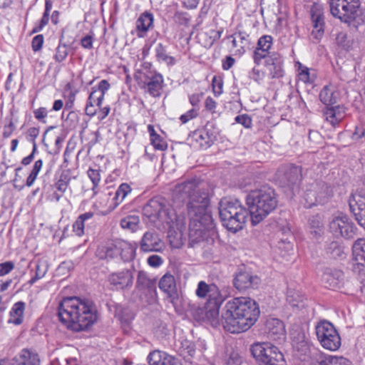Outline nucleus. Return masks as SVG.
Segmentation results:
<instances>
[{
  "mask_svg": "<svg viewBox=\"0 0 365 365\" xmlns=\"http://www.w3.org/2000/svg\"><path fill=\"white\" fill-rule=\"evenodd\" d=\"M190 202L187 205V214L190 219L189 240L190 243L196 244L205 240L213 232L215 224L210 212V192L204 188H200L198 184H192Z\"/></svg>",
  "mask_w": 365,
  "mask_h": 365,
  "instance_id": "1",
  "label": "nucleus"
},
{
  "mask_svg": "<svg viewBox=\"0 0 365 365\" xmlns=\"http://www.w3.org/2000/svg\"><path fill=\"white\" fill-rule=\"evenodd\" d=\"M59 321L68 329L80 331L92 326L98 319L94 303L77 297L62 299L58 307Z\"/></svg>",
  "mask_w": 365,
  "mask_h": 365,
  "instance_id": "2",
  "label": "nucleus"
},
{
  "mask_svg": "<svg viewBox=\"0 0 365 365\" xmlns=\"http://www.w3.org/2000/svg\"><path fill=\"white\" fill-rule=\"evenodd\" d=\"M259 314V306L255 300L250 297H235L225 306L222 325L232 334L244 332L255 324Z\"/></svg>",
  "mask_w": 365,
  "mask_h": 365,
  "instance_id": "3",
  "label": "nucleus"
},
{
  "mask_svg": "<svg viewBox=\"0 0 365 365\" xmlns=\"http://www.w3.org/2000/svg\"><path fill=\"white\" fill-rule=\"evenodd\" d=\"M246 202L253 226L274 212L278 205L277 195L274 190L269 187L251 191L247 196Z\"/></svg>",
  "mask_w": 365,
  "mask_h": 365,
  "instance_id": "4",
  "label": "nucleus"
},
{
  "mask_svg": "<svg viewBox=\"0 0 365 365\" xmlns=\"http://www.w3.org/2000/svg\"><path fill=\"white\" fill-rule=\"evenodd\" d=\"M219 215L222 225L235 233L245 225L250 211L243 207L238 200L222 198L218 204Z\"/></svg>",
  "mask_w": 365,
  "mask_h": 365,
  "instance_id": "5",
  "label": "nucleus"
},
{
  "mask_svg": "<svg viewBox=\"0 0 365 365\" xmlns=\"http://www.w3.org/2000/svg\"><path fill=\"white\" fill-rule=\"evenodd\" d=\"M330 12L335 18L357 29L365 24V13L360 0H329Z\"/></svg>",
  "mask_w": 365,
  "mask_h": 365,
  "instance_id": "6",
  "label": "nucleus"
},
{
  "mask_svg": "<svg viewBox=\"0 0 365 365\" xmlns=\"http://www.w3.org/2000/svg\"><path fill=\"white\" fill-rule=\"evenodd\" d=\"M143 214L156 227L165 224L170 228L176 220L175 212L171 205L160 197L150 200L143 207Z\"/></svg>",
  "mask_w": 365,
  "mask_h": 365,
  "instance_id": "7",
  "label": "nucleus"
},
{
  "mask_svg": "<svg viewBox=\"0 0 365 365\" xmlns=\"http://www.w3.org/2000/svg\"><path fill=\"white\" fill-rule=\"evenodd\" d=\"M250 351L259 365H286L282 353L271 343H255Z\"/></svg>",
  "mask_w": 365,
  "mask_h": 365,
  "instance_id": "8",
  "label": "nucleus"
},
{
  "mask_svg": "<svg viewBox=\"0 0 365 365\" xmlns=\"http://www.w3.org/2000/svg\"><path fill=\"white\" fill-rule=\"evenodd\" d=\"M316 334L322 346L329 351H336L341 346V337L334 326L327 320H322L315 327Z\"/></svg>",
  "mask_w": 365,
  "mask_h": 365,
  "instance_id": "9",
  "label": "nucleus"
},
{
  "mask_svg": "<svg viewBox=\"0 0 365 365\" xmlns=\"http://www.w3.org/2000/svg\"><path fill=\"white\" fill-rule=\"evenodd\" d=\"M329 227L336 237H341L345 239L353 238L356 229L354 223L346 216L334 218L330 222Z\"/></svg>",
  "mask_w": 365,
  "mask_h": 365,
  "instance_id": "10",
  "label": "nucleus"
},
{
  "mask_svg": "<svg viewBox=\"0 0 365 365\" xmlns=\"http://www.w3.org/2000/svg\"><path fill=\"white\" fill-rule=\"evenodd\" d=\"M133 267L130 269H125L120 272L111 273L108 277V282L116 290H124L130 289L133 284Z\"/></svg>",
  "mask_w": 365,
  "mask_h": 365,
  "instance_id": "11",
  "label": "nucleus"
},
{
  "mask_svg": "<svg viewBox=\"0 0 365 365\" xmlns=\"http://www.w3.org/2000/svg\"><path fill=\"white\" fill-rule=\"evenodd\" d=\"M163 76L156 71H150L144 73L143 85L141 86L151 96L159 97L163 90Z\"/></svg>",
  "mask_w": 365,
  "mask_h": 365,
  "instance_id": "12",
  "label": "nucleus"
},
{
  "mask_svg": "<svg viewBox=\"0 0 365 365\" xmlns=\"http://www.w3.org/2000/svg\"><path fill=\"white\" fill-rule=\"evenodd\" d=\"M272 44L273 38L269 35H264L258 39L252 54L253 61L257 66H259L262 60L272 55L273 52L270 51Z\"/></svg>",
  "mask_w": 365,
  "mask_h": 365,
  "instance_id": "13",
  "label": "nucleus"
},
{
  "mask_svg": "<svg viewBox=\"0 0 365 365\" xmlns=\"http://www.w3.org/2000/svg\"><path fill=\"white\" fill-rule=\"evenodd\" d=\"M264 60V66L266 67L269 78H280L284 75V61L282 56L277 52H273L272 55L268 56Z\"/></svg>",
  "mask_w": 365,
  "mask_h": 365,
  "instance_id": "14",
  "label": "nucleus"
},
{
  "mask_svg": "<svg viewBox=\"0 0 365 365\" xmlns=\"http://www.w3.org/2000/svg\"><path fill=\"white\" fill-rule=\"evenodd\" d=\"M348 202L351 213L358 224L365 230V197L358 194L351 195Z\"/></svg>",
  "mask_w": 365,
  "mask_h": 365,
  "instance_id": "15",
  "label": "nucleus"
},
{
  "mask_svg": "<svg viewBox=\"0 0 365 365\" xmlns=\"http://www.w3.org/2000/svg\"><path fill=\"white\" fill-rule=\"evenodd\" d=\"M260 283V279L247 271H239L233 280L234 286L240 291L255 288Z\"/></svg>",
  "mask_w": 365,
  "mask_h": 365,
  "instance_id": "16",
  "label": "nucleus"
},
{
  "mask_svg": "<svg viewBox=\"0 0 365 365\" xmlns=\"http://www.w3.org/2000/svg\"><path fill=\"white\" fill-rule=\"evenodd\" d=\"M277 176L280 181L300 182L302 180V168L293 164L282 165L279 168Z\"/></svg>",
  "mask_w": 365,
  "mask_h": 365,
  "instance_id": "17",
  "label": "nucleus"
},
{
  "mask_svg": "<svg viewBox=\"0 0 365 365\" xmlns=\"http://www.w3.org/2000/svg\"><path fill=\"white\" fill-rule=\"evenodd\" d=\"M163 248L159 235L154 231L145 232L140 242V249L145 252H159Z\"/></svg>",
  "mask_w": 365,
  "mask_h": 365,
  "instance_id": "18",
  "label": "nucleus"
},
{
  "mask_svg": "<svg viewBox=\"0 0 365 365\" xmlns=\"http://www.w3.org/2000/svg\"><path fill=\"white\" fill-rule=\"evenodd\" d=\"M266 330L268 338L279 343L286 337L285 327L282 321L272 318L267 321Z\"/></svg>",
  "mask_w": 365,
  "mask_h": 365,
  "instance_id": "19",
  "label": "nucleus"
},
{
  "mask_svg": "<svg viewBox=\"0 0 365 365\" xmlns=\"http://www.w3.org/2000/svg\"><path fill=\"white\" fill-rule=\"evenodd\" d=\"M344 279V273L339 269L326 268L322 277L324 286L329 289L339 288Z\"/></svg>",
  "mask_w": 365,
  "mask_h": 365,
  "instance_id": "20",
  "label": "nucleus"
},
{
  "mask_svg": "<svg viewBox=\"0 0 365 365\" xmlns=\"http://www.w3.org/2000/svg\"><path fill=\"white\" fill-rule=\"evenodd\" d=\"M323 115L325 120L335 127L346 116V108L340 105L327 106L323 111Z\"/></svg>",
  "mask_w": 365,
  "mask_h": 365,
  "instance_id": "21",
  "label": "nucleus"
},
{
  "mask_svg": "<svg viewBox=\"0 0 365 365\" xmlns=\"http://www.w3.org/2000/svg\"><path fill=\"white\" fill-rule=\"evenodd\" d=\"M220 306L206 304L205 309H199L202 315H199L197 319L199 321H208L212 327H217L222 324V320L219 319V310Z\"/></svg>",
  "mask_w": 365,
  "mask_h": 365,
  "instance_id": "22",
  "label": "nucleus"
},
{
  "mask_svg": "<svg viewBox=\"0 0 365 365\" xmlns=\"http://www.w3.org/2000/svg\"><path fill=\"white\" fill-rule=\"evenodd\" d=\"M148 365H182L177 359L165 352L155 350L148 356Z\"/></svg>",
  "mask_w": 365,
  "mask_h": 365,
  "instance_id": "23",
  "label": "nucleus"
},
{
  "mask_svg": "<svg viewBox=\"0 0 365 365\" xmlns=\"http://www.w3.org/2000/svg\"><path fill=\"white\" fill-rule=\"evenodd\" d=\"M38 354L30 349H24L14 359L13 365H40Z\"/></svg>",
  "mask_w": 365,
  "mask_h": 365,
  "instance_id": "24",
  "label": "nucleus"
},
{
  "mask_svg": "<svg viewBox=\"0 0 365 365\" xmlns=\"http://www.w3.org/2000/svg\"><path fill=\"white\" fill-rule=\"evenodd\" d=\"M155 281L148 277L146 272L140 271L138 274L135 289L139 292L152 294L155 292Z\"/></svg>",
  "mask_w": 365,
  "mask_h": 365,
  "instance_id": "25",
  "label": "nucleus"
},
{
  "mask_svg": "<svg viewBox=\"0 0 365 365\" xmlns=\"http://www.w3.org/2000/svg\"><path fill=\"white\" fill-rule=\"evenodd\" d=\"M356 266L360 271H365V239H358L352 247Z\"/></svg>",
  "mask_w": 365,
  "mask_h": 365,
  "instance_id": "26",
  "label": "nucleus"
},
{
  "mask_svg": "<svg viewBox=\"0 0 365 365\" xmlns=\"http://www.w3.org/2000/svg\"><path fill=\"white\" fill-rule=\"evenodd\" d=\"M26 304L24 302H17L11 307L9 312L8 323L20 325L24 322V314Z\"/></svg>",
  "mask_w": 365,
  "mask_h": 365,
  "instance_id": "27",
  "label": "nucleus"
},
{
  "mask_svg": "<svg viewBox=\"0 0 365 365\" xmlns=\"http://www.w3.org/2000/svg\"><path fill=\"white\" fill-rule=\"evenodd\" d=\"M68 184H46L44 191L47 198L51 201L58 202L63 195Z\"/></svg>",
  "mask_w": 365,
  "mask_h": 365,
  "instance_id": "28",
  "label": "nucleus"
},
{
  "mask_svg": "<svg viewBox=\"0 0 365 365\" xmlns=\"http://www.w3.org/2000/svg\"><path fill=\"white\" fill-rule=\"evenodd\" d=\"M339 93L332 86H324L320 93V101L327 106H333L337 101Z\"/></svg>",
  "mask_w": 365,
  "mask_h": 365,
  "instance_id": "29",
  "label": "nucleus"
},
{
  "mask_svg": "<svg viewBox=\"0 0 365 365\" xmlns=\"http://www.w3.org/2000/svg\"><path fill=\"white\" fill-rule=\"evenodd\" d=\"M312 19L314 27L312 36L317 40H320L324 34V16L319 12L312 11Z\"/></svg>",
  "mask_w": 365,
  "mask_h": 365,
  "instance_id": "30",
  "label": "nucleus"
},
{
  "mask_svg": "<svg viewBox=\"0 0 365 365\" xmlns=\"http://www.w3.org/2000/svg\"><path fill=\"white\" fill-rule=\"evenodd\" d=\"M155 55L158 62H163L168 66H174L176 60L167 53L166 47L162 43H158L155 47Z\"/></svg>",
  "mask_w": 365,
  "mask_h": 365,
  "instance_id": "31",
  "label": "nucleus"
},
{
  "mask_svg": "<svg viewBox=\"0 0 365 365\" xmlns=\"http://www.w3.org/2000/svg\"><path fill=\"white\" fill-rule=\"evenodd\" d=\"M159 287L170 297L175 293L176 283L173 275L167 273L163 276L159 282Z\"/></svg>",
  "mask_w": 365,
  "mask_h": 365,
  "instance_id": "32",
  "label": "nucleus"
},
{
  "mask_svg": "<svg viewBox=\"0 0 365 365\" xmlns=\"http://www.w3.org/2000/svg\"><path fill=\"white\" fill-rule=\"evenodd\" d=\"M309 227L310 233L318 238L324 233V223L322 217L319 215L312 216L309 219Z\"/></svg>",
  "mask_w": 365,
  "mask_h": 365,
  "instance_id": "33",
  "label": "nucleus"
},
{
  "mask_svg": "<svg viewBox=\"0 0 365 365\" xmlns=\"http://www.w3.org/2000/svg\"><path fill=\"white\" fill-rule=\"evenodd\" d=\"M154 16L153 14L145 11L140 14L136 21V28L138 31L146 32L153 24Z\"/></svg>",
  "mask_w": 365,
  "mask_h": 365,
  "instance_id": "34",
  "label": "nucleus"
},
{
  "mask_svg": "<svg viewBox=\"0 0 365 365\" xmlns=\"http://www.w3.org/2000/svg\"><path fill=\"white\" fill-rule=\"evenodd\" d=\"M148 131L150 134V143L155 149L159 150H165L167 149V143L155 132L153 125H148Z\"/></svg>",
  "mask_w": 365,
  "mask_h": 365,
  "instance_id": "35",
  "label": "nucleus"
},
{
  "mask_svg": "<svg viewBox=\"0 0 365 365\" xmlns=\"http://www.w3.org/2000/svg\"><path fill=\"white\" fill-rule=\"evenodd\" d=\"M53 8V3L51 0L45 1V10L43 16L39 23L35 25L32 29V33L40 32L48 24L50 19V12Z\"/></svg>",
  "mask_w": 365,
  "mask_h": 365,
  "instance_id": "36",
  "label": "nucleus"
},
{
  "mask_svg": "<svg viewBox=\"0 0 365 365\" xmlns=\"http://www.w3.org/2000/svg\"><path fill=\"white\" fill-rule=\"evenodd\" d=\"M207 298L208 302L206 304H212L217 306H221L222 303L225 300L219 288L215 284H210V288Z\"/></svg>",
  "mask_w": 365,
  "mask_h": 365,
  "instance_id": "37",
  "label": "nucleus"
},
{
  "mask_svg": "<svg viewBox=\"0 0 365 365\" xmlns=\"http://www.w3.org/2000/svg\"><path fill=\"white\" fill-rule=\"evenodd\" d=\"M180 354L186 360H190L195 354V344L187 339H182L179 348Z\"/></svg>",
  "mask_w": 365,
  "mask_h": 365,
  "instance_id": "38",
  "label": "nucleus"
},
{
  "mask_svg": "<svg viewBox=\"0 0 365 365\" xmlns=\"http://www.w3.org/2000/svg\"><path fill=\"white\" fill-rule=\"evenodd\" d=\"M249 35L245 32H237L235 33L231 36L232 38V43L233 47H240L238 49L240 53H244L245 51V46L248 44Z\"/></svg>",
  "mask_w": 365,
  "mask_h": 365,
  "instance_id": "39",
  "label": "nucleus"
},
{
  "mask_svg": "<svg viewBox=\"0 0 365 365\" xmlns=\"http://www.w3.org/2000/svg\"><path fill=\"white\" fill-rule=\"evenodd\" d=\"M191 138L202 149H207L211 146V144L208 143L209 138L201 129L195 130L191 135Z\"/></svg>",
  "mask_w": 365,
  "mask_h": 365,
  "instance_id": "40",
  "label": "nucleus"
},
{
  "mask_svg": "<svg viewBox=\"0 0 365 365\" xmlns=\"http://www.w3.org/2000/svg\"><path fill=\"white\" fill-rule=\"evenodd\" d=\"M139 222L140 220L138 216L128 215L120 220V226L125 230L135 232L138 228Z\"/></svg>",
  "mask_w": 365,
  "mask_h": 365,
  "instance_id": "41",
  "label": "nucleus"
},
{
  "mask_svg": "<svg viewBox=\"0 0 365 365\" xmlns=\"http://www.w3.org/2000/svg\"><path fill=\"white\" fill-rule=\"evenodd\" d=\"M130 191L131 188L129 184H120L113 197V200L115 201V206L116 207L119 205Z\"/></svg>",
  "mask_w": 365,
  "mask_h": 365,
  "instance_id": "42",
  "label": "nucleus"
},
{
  "mask_svg": "<svg viewBox=\"0 0 365 365\" xmlns=\"http://www.w3.org/2000/svg\"><path fill=\"white\" fill-rule=\"evenodd\" d=\"M302 349L304 350V355L300 357L302 361H309L317 360V357L319 355V351L314 347L310 348L307 344L302 345Z\"/></svg>",
  "mask_w": 365,
  "mask_h": 365,
  "instance_id": "43",
  "label": "nucleus"
},
{
  "mask_svg": "<svg viewBox=\"0 0 365 365\" xmlns=\"http://www.w3.org/2000/svg\"><path fill=\"white\" fill-rule=\"evenodd\" d=\"M349 364L351 361L343 356H330L318 365H347Z\"/></svg>",
  "mask_w": 365,
  "mask_h": 365,
  "instance_id": "44",
  "label": "nucleus"
},
{
  "mask_svg": "<svg viewBox=\"0 0 365 365\" xmlns=\"http://www.w3.org/2000/svg\"><path fill=\"white\" fill-rule=\"evenodd\" d=\"M201 130L205 131V134H206V136L209 138L208 143L212 145L217 140L218 135V131L215 128L214 124L207 123Z\"/></svg>",
  "mask_w": 365,
  "mask_h": 365,
  "instance_id": "45",
  "label": "nucleus"
},
{
  "mask_svg": "<svg viewBox=\"0 0 365 365\" xmlns=\"http://www.w3.org/2000/svg\"><path fill=\"white\" fill-rule=\"evenodd\" d=\"M262 11L267 9L277 14L279 11V0H262Z\"/></svg>",
  "mask_w": 365,
  "mask_h": 365,
  "instance_id": "46",
  "label": "nucleus"
},
{
  "mask_svg": "<svg viewBox=\"0 0 365 365\" xmlns=\"http://www.w3.org/2000/svg\"><path fill=\"white\" fill-rule=\"evenodd\" d=\"M210 288V284H207L204 281H200L197 284V287L195 290V294L198 298L205 299L207 298L209 294Z\"/></svg>",
  "mask_w": 365,
  "mask_h": 365,
  "instance_id": "47",
  "label": "nucleus"
},
{
  "mask_svg": "<svg viewBox=\"0 0 365 365\" xmlns=\"http://www.w3.org/2000/svg\"><path fill=\"white\" fill-rule=\"evenodd\" d=\"M168 237L169 239L170 245H171L172 247L178 248L181 246V233H178L174 230H169Z\"/></svg>",
  "mask_w": 365,
  "mask_h": 365,
  "instance_id": "48",
  "label": "nucleus"
},
{
  "mask_svg": "<svg viewBox=\"0 0 365 365\" xmlns=\"http://www.w3.org/2000/svg\"><path fill=\"white\" fill-rule=\"evenodd\" d=\"M68 48L66 44H61L60 43L56 49V54L54 55V59L56 62H62L64 61L66 57L68 56Z\"/></svg>",
  "mask_w": 365,
  "mask_h": 365,
  "instance_id": "49",
  "label": "nucleus"
},
{
  "mask_svg": "<svg viewBox=\"0 0 365 365\" xmlns=\"http://www.w3.org/2000/svg\"><path fill=\"white\" fill-rule=\"evenodd\" d=\"M42 165H43V161L41 159L36 160L34 163L33 168H32L29 175L28 176L26 182H34L36 180V178L38 175L39 171L41 170V169L42 168Z\"/></svg>",
  "mask_w": 365,
  "mask_h": 365,
  "instance_id": "50",
  "label": "nucleus"
},
{
  "mask_svg": "<svg viewBox=\"0 0 365 365\" xmlns=\"http://www.w3.org/2000/svg\"><path fill=\"white\" fill-rule=\"evenodd\" d=\"M327 252L330 253L334 258L341 257L344 255L341 248L339 246L337 242H332L329 245Z\"/></svg>",
  "mask_w": 365,
  "mask_h": 365,
  "instance_id": "51",
  "label": "nucleus"
},
{
  "mask_svg": "<svg viewBox=\"0 0 365 365\" xmlns=\"http://www.w3.org/2000/svg\"><path fill=\"white\" fill-rule=\"evenodd\" d=\"M235 120L237 123L242 125L246 128H251L252 124V118L247 114L237 115L235 118Z\"/></svg>",
  "mask_w": 365,
  "mask_h": 365,
  "instance_id": "52",
  "label": "nucleus"
},
{
  "mask_svg": "<svg viewBox=\"0 0 365 365\" xmlns=\"http://www.w3.org/2000/svg\"><path fill=\"white\" fill-rule=\"evenodd\" d=\"M120 254L123 261H129L135 257V252L132 247L126 245Z\"/></svg>",
  "mask_w": 365,
  "mask_h": 365,
  "instance_id": "53",
  "label": "nucleus"
},
{
  "mask_svg": "<svg viewBox=\"0 0 365 365\" xmlns=\"http://www.w3.org/2000/svg\"><path fill=\"white\" fill-rule=\"evenodd\" d=\"M15 267V264L12 261H6L0 263V277L9 274Z\"/></svg>",
  "mask_w": 365,
  "mask_h": 365,
  "instance_id": "54",
  "label": "nucleus"
},
{
  "mask_svg": "<svg viewBox=\"0 0 365 365\" xmlns=\"http://www.w3.org/2000/svg\"><path fill=\"white\" fill-rule=\"evenodd\" d=\"M198 115V108H192L182 114L180 117V120L182 123H186L189 120L196 118Z\"/></svg>",
  "mask_w": 365,
  "mask_h": 365,
  "instance_id": "55",
  "label": "nucleus"
},
{
  "mask_svg": "<svg viewBox=\"0 0 365 365\" xmlns=\"http://www.w3.org/2000/svg\"><path fill=\"white\" fill-rule=\"evenodd\" d=\"M34 115L36 120L43 123H46V118L48 115V111L46 108L41 107L34 110Z\"/></svg>",
  "mask_w": 365,
  "mask_h": 365,
  "instance_id": "56",
  "label": "nucleus"
},
{
  "mask_svg": "<svg viewBox=\"0 0 365 365\" xmlns=\"http://www.w3.org/2000/svg\"><path fill=\"white\" fill-rule=\"evenodd\" d=\"M40 133L39 128L31 127L29 128L26 133V138L31 143L36 142V138L38 136Z\"/></svg>",
  "mask_w": 365,
  "mask_h": 365,
  "instance_id": "57",
  "label": "nucleus"
},
{
  "mask_svg": "<svg viewBox=\"0 0 365 365\" xmlns=\"http://www.w3.org/2000/svg\"><path fill=\"white\" fill-rule=\"evenodd\" d=\"M16 129V125L12 119H10L8 124L4 125L2 136L4 138H9Z\"/></svg>",
  "mask_w": 365,
  "mask_h": 365,
  "instance_id": "58",
  "label": "nucleus"
},
{
  "mask_svg": "<svg viewBox=\"0 0 365 365\" xmlns=\"http://www.w3.org/2000/svg\"><path fill=\"white\" fill-rule=\"evenodd\" d=\"M205 109L210 112L212 114H217V115H219V113H217L216 111L217 103L212 98L208 96L205 99Z\"/></svg>",
  "mask_w": 365,
  "mask_h": 365,
  "instance_id": "59",
  "label": "nucleus"
},
{
  "mask_svg": "<svg viewBox=\"0 0 365 365\" xmlns=\"http://www.w3.org/2000/svg\"><path fill=\"white\" fill-rule=\"evenodd\" d=\"M264 76V72L256 67H254L250 73V77L258 83L263 80Z\"/></svg>",
  "mask_w": 365,
  "mask_h": 365,
  "instance_id": "60",
  "label": "nucleus"
},
{
  "mask_svg": "<svg viewBox=\"0 0 365 365\" xmlns=\"http://www.w3.org/2000/svg\"><path fill=\"white\" fill-rule=\"evenodd\" d=\"M43 43V36L41 34H38L34 37L31 42L32 49L36 52L41 49Z\"/></svg>",
  "mask_w": 365,
  "mask_h": 365,
  "instance_id": "61",
  "label": "nucleus"
},
{
  "mask_svg": "<svg viewBox=\"0 0 365 365\" xmlns=\"http://www.w3.org/2000/svg\"><path fill=\"white\" fill-rule=\"evenodd\" d=\"M84 227L85 222H83L79 218H77V220L73 225V232L76 233V235L81 237L84 234Z\"/></svg>",
  "mask_w": 365,
  "mask_h": 365,
  "instance_id": "62",
  "label": "nucleus"
},
{
  "mask_svg": "<svg viewBox=\"0 0 365 365\" xmlns=\"http://www.w3.org/2000/svg\"><path fill=\"white\" fill-rule=\"evenodd\" d=\"M110 86L107 80H102L99 82L96 90L101 93L100 98H104L105 93L109 90Z\"/></svg>",
  "mask_w": 365,
  "mask_h": 365,
  "instance_id": "63",
  "label": "nucleus"
},
{
  "mask_svg": "<svg viewBox=\"0 0 365 365\" xmlns=\"http://www.w3.org/2000/svg\"><path fill=\"white\" fill-rule=\"evenodd\" d=\"M48 270V266L44 262H38L36 266V278L41 279L43 277Z\"/></svg>",
  "mask_w": 365,
  "mask_h": 365,
  "instance_id": "64",
  "label": "nucleus"
}]
</instances>
